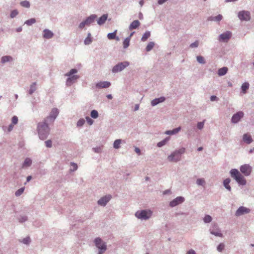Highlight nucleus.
<instances>
[{
    "label": "nucleus",
    "instance_id": "obj_1",
    "mask_svg": "<svg viewBox=\"0 0 254 254\" xmlns=\"http://www.w3.org/2000/svg\"><path fill=\"white\" fill-rule=\"evenodd\" d=\"M37 131L41 139L44 140L47 138L50 133V128L46 121L38 124Z\"/></svg>",
    "mask_w": 254,
    "mask_h": 254
},
{
    "label": "nucleus",
    "instance_id": "obj_2",
    "mask_svg": "<svg viewBox=\"0 0 254 254\" xmlns=\"http://www.w3.org/2000/svg\"><path fill=\"white\" fill-rule=\"evenodd\" d=\"M77 72L78 70L77 69L72 68L65 74V76L68 77L66 80V85L67 86H70L79 78V75L75 74L77 73Z\"/></svg>",
    "mask_w": 254,
    "mask_h": 254
},
{
    "label": "nucleus",
    "instance_id": "obj_3",
    "mask_svg": "<svg viewBox=\"0 0 254 254\" xmlns=\"http://www.w3.org/2000/svg\"><path fill=\"white\" fill-rule=\"evenodd\" d=\"M230 174L237 183L241 186H245L247 183L246 180L240 172L236 169H232L230 171Z\"/></svg>",
    "mask_w": 254,
    "mask_h": 254
},
{
    "label": "nucleus",
    "instance_id": "obj_4",
    "mask_svg": "<svg viewBox=\"0 0 254 254\" xmlns=\"http://www.w3.org/2000/svg\"><path fill=\"white\" fill-rule=\"evenodd\" d=\"M185 151V148L183 147L179 150H176L173 152L168 156V160L170 162H177L181 160V155Z\"/></svg>",
    "mask_w": 254,
    "mask_h": 254
},
{
    "label": "nucleus",
    "instance_id": "obj_5",
    "mask_svg": "<svg viewBox=\"0 0 254 254\" xmlns=\"http://www.w3.org/2000/svg\"><path fill=\"white\" fill-rule=\"evenodd\" d=\"M152 215V211L149 209L138 210L135 213L136 218L141 220H148Z\"/></svg>",
    "mask_w": 254,
    "mask_h": 254
},
{
    "label": "nucleus",
    "instance_id": "obj_6",
    "mask_svg": "<svg viewBox=\"0 0 254 254\" xmlns=\"http://www.w3.org/2000/svg\"><path fill=\"white\" fill-rule=\"evenodd\" d=\"M97 18V15L96 14H91L88 17H87L84 20L82 21L78 25V28L80 29H83L85 26H89L90 24L93 23Z\"/></svg>",
    "mask_w": 254,
    "mask_h": 254
},
{
    "label": "nucleus",
    "instance_id": "obj_7",
    "mask_svg": "<svg viewBox=\"0 0 254 254\" xmlns=\"http://www.w3.org/2000/svg\"><path fill=\"white\" fill-rule=\"evenodd\" d=\"M94 243L95 246L99 249L98 252L104 253L106 251L107 249L106 243L104 242L100 238H95Z\"/></svg>",
    "mask_w": 254,
    "mask_h": 254
},
{
    "label": "nucleus",
    "instance_id": "obj_8",
    "mask_svg": "<svg viewBox=\"0 0 254 254\" xmlns=\"http://www.w3.org/2000/svg\"><path fill=\"white\" fill-rule=\"evenodd\" d=\"M129 65V63L127 61L120 62L114 66L112 69L113 73H116L123 71Z\"/></svg>",
    "mask_w": 254,
    "mask_h": 254
},
{
    "label": "nucleus",
    "instance_id": "obj_9",
    "mask_svg": "<svg viewBox=\"0 0 254 254\" xmlns=\"http://www.w3.org/2000/svg\"><path fill=\"white\" fill-rule=\"evenodd\" d=\"M211 234L216 237H223V235L221 232L218 225L216 223H212L209 230Z\"/></svg>",
    "mask_w": 254,
    "mask_h": 254
},
{
    "label": "nucleus",
    "instance_id": "obj_10",
    "mask_svg": "<svg viewBox=\"0 0 254 254\" xmlns=\"http://www.w3.org/2000/svg\"><path fill=\"white\" fill-rule=\"evenodd\" d=\"M238 17L241 21H248L251 20L250 12L247 10H242L239 12Z\"/></svg>",
    "mask_w": 254,
    "mask_h": 254
},
{
    "label": "nucleus",
    "instance_id": "obj_11",
    "mask_svg": "<svg viewBox=\"0 0 254 254\" xmlns=\"http://www.w3.org/2000/svg\"><path fill=\"white\" fill-rule=\"evenodd\" d=\"M241 172L245 176H249L252 172V167L249 164H244L240 167Z\"/></svg>",
    "mask_w": 254,
    "mask_h": 254
},
{
    "label": "nucleus",
    "instance_id": "obj_12",
    "mask_svg": "<svg viewBox=\"0 0 254 254\" xmlns=\"http://www.w3.org/2000/svg\"><path fill=\"white\" fill-rule=\"evenodd\" d=\"M244 116V113L243 112H237L232 116L231 118V122L233 124H237L241 121Z\"/></svg>",
    "mask_w": 254,
    "mask_h": 254
},
{
    "label": "nucleus",
    "instance_id": "obj_13",
    "mask_svg": "<svg viewBox=\"0 0 254 254\" xmlns=\"http://www.w3.org/2000/svg\"><path fill=\"white\" fill-rule=\"evenodd\" d=\"M232 33L230 31H226L224 33L221 34L218 37V40L220 42H227L231 37Z\"/></svg>",
    "mask_w": 254,
    "mask_h": 254
},
{
    "label": "nucleus",
    "instance_id": "obj_14",
    "mask_svg": "<svg viewBox=\"0 0 254 254\" xmlns=\"http://www.w3.org/2000/svg\"><path fill=\"white\" fill-rule=\"evenodd\" d=\"M251 212V209L245 206H241L238 208L236 211L235 215L236 216H240L245 214H248Z\"/></svg>",
    "mask_w": 254,
    "mask_h": 254
},
{
    "label": "nucleus",
    "instance_id": "obj_15",
    "mask_svg": "<svg viewBox=\"0 0 254 254\" xmlns=\"http://www.w3.org/2000/svg\"><path fill=\"white\" fill-rule=\"evenodd\" d=\"M112 198V195L110 194L106 195L103 197H102L100 198L97 202V203L99 205L102 206H105L107 203L111 200Z\"/></svg>",
    "mask_w": 254,
    "mask_h": 254
},
{
    "label": "nucleus",
    "instance_id": "obj_16",
    "mask_svg": "<svg viewBox=\"0 0 254 254\" xmlns=\"http://www.w3.org/2000/svg\"><path fill=\"white\" fill-rule=\"evenodd\" d=\"M184 201L185 198L183 196H178L170 202L169 205L171 207H174L182 203Z\"/></svg>",
    "mask_w": 254,
    "mask_h": 254
},
{
    "label": "nucleus",
    "instance_id": "obj_17",
    "mask_svg": "<svg viewBox=\"0 0 254 254\" xmlns=\"http://www.w3.org/2000/svg\"><path fill=\"white\" fill-rule=\"evenodd\" d=\"M111 83L109 81H100L96 84V87L98 89L107 88L110 86Z\"/></svg>",
    "mask_w": 254,
    "mask_h": 254
},
{
    "label": "nucleus",
    "instance_id": "obj_18",
    "mask_svg": "<svg viewBox=\"0 0 254 254\" xmlns=\"http://www.w3.org/2000/svg\"><path fill=\"white\" fill-rule=\"evenodd\" d=\"M54 36L53 32L48 29H45L43 30V37L45 39H49Z\"/></svg>",
    "mask_w": 254,
    "mask_h": 254
},
{
    "label": "nucleus",
    "instance_id": "obj_19",
    "mask_svg": "<svg viewBox=\"0 0 254 254\" xmlns=\"http://www.w3.org/2000/svg\"><path fill=\"white\" fill-rule=\"evenodd\" d=\"M166 98L162 96L158 98H155L152 100L151 102V105L152 106H155L160 103H162L165 101Z\"/></svg>",
    "mask_w": 254,
    "mask_h": 254
},
{
    "label": "nucleus",
    "instance_id": "obj_20",
    "mask_svg": "<svg viewBox=\"0 0 254 254\" xmlns=\"http://www.w3.org/2000/svg\"><path fill=\"white\" fill-rule=\"evenodd\" d=\"M243 140L248 144H251L253 141V139L251 135L248 133L244 134L243 136Z\"/></svg>",
    "mask_w": 254,
    "mask_h": 254
},
{
    "label": "nucleus",
    "instance_id": "obj_21",
    "mask_svg": "<svg viewBox=\"0 0 254 254\" xmlns=\"http://www.w3.org/2000/svg\"><path fill=\"white\" fill-rule=\"evenodd\" d=\"M108 18L107 14H104L97 20V23L99 25H102L104 24Z\"/></svg>",
    "mask_w": 254,
    "mask_h": 254
},
{
    "label": "nucleus",
    "instance_id": "obj_22",
    "mask_svg": "<svg viewBox=\"0 0 254 254\" xmlns=\"http://www.w3.org/2000/svg\"><path fill=\"white\" fill-rule=\"evenodd\" d=\"M59 114V112L57 109H53L51 113L50 116L47 118V119H51L53 120H55L57 117L58 116Z\"/></svg>",
    "mask_w": 254,
    "mask_h": 254
},
{
    "label": "nucleus",
    "instance_id": "obj_23",
    "mask_svg": "<svg viewBox=\"0 0 254 254\" xmlns=\"http://www.w3.org/2000/svg\"><path fill=\"white\" fill-rule=\"evenodd\" d=\"M140 22L138 20H135L133 21L129 26V29L132 30L133 29H136L140 25Z\"/></svg>",
    "mask_w": 254,
    "mask_h": 254
},
{
    "label": "nucleus",
    "instance_id": "obj_24",
    "mask_svg": "<svg viewBox=\"0 0 254 254\" xmlns=\"http://www.w3.org/2000/svg\"><path fill=\"white\" fill-rule=\"evenodd\" d=\"M181 127H180L174 128L172 130H166L165 132V134L167 135H173L177 133L178 132H179L181 130Z\"/></svg>",
    "mask_w": 254,
    "mask_h": 254
},
{
    "label": "nucleus",
    "instance_id": "obj_25",
    "mask_svg": "<svg viewBox=\"0 0 254 254\" xmlns=\"http://www.w3.org/2000/svg\"><path fill=\"white\" fill-rule=\"evenodd\" d=\"M37 89V82H33L30 86V88L28 91L29 95H32Z\"/></svg>",
    "mask_w": 254,
    "mask_h": 254
},
{
    "label": "nucleus",
    "instance_id": "obj_26",
    "mask_svg": "<svg viewBox=\"0 0 254 254\" xmlns=\"http://www.w3.org/2000/svg\"><path fill=\"white\" fill-rule=\"evenodd\" d=\"M13 59L10 56H4L1 57V63L2 64H5L7 62H12L13 61Z\"/></svg>",
    "mask_w": 254,
    "mask_h": 254
},
{
    "label": "nucleus",
    "instance_id": "obj_27",
    "mask_svg": "<svg viewBox=\"0 0 254 254\" xmlns=\"http://www.w3.org/2000/svg\"><path fill=\"white\" fill-rule=\"evenodd\" d=\"M230 182L231 180L230 178H227L223 181V185L224 187L229 191L231 190V187L229 185Z\"/></svg>",
    "mask_w": 254,
    "mask_h": 254
},
{
    "label": "nucleus",
    "instance_id": "obj_28",
    "mask_svg": "<svg viewBox=\"0 0 254 254\" xmlns=\"http://www.w3.org/2000/svg\"><path fill=\"white\" fill-rule=\"evenodd\" d=\"M117 30H115L113 32L109 33L107 35V37L110 40L116 39L117 40H119V38L118 37H116Z\"/></svg>",
    "mask_w": 254,
    "mask_h": 254
},
{
    "label": "nucleus",
    "instance_id": "obj_29",
    "mask_svg": "<svg viewBox=\"0 0 254 254\" xmlns=\"http://www.w3.org/2000/svg\"><path fill=\"white\" fill-rule=\"evenodd\" d=\"M228 71V68L227 67H223L220 68L218 70V74L221 76L225 75Z\"/></svg>",
    "mask_w": 254,
    "mask_h": 254
},
{
    "label": "nucleus",
    "instance_id": "obj_30",
    "mask_svg": "<svg viewBox=\"0 0 254 254\" xmlns=\"http://www.w3.org/2000/svg\"><path fill=\"white\" fill-rule=\"evenodd\" d=\"M32 164V160L29 158H26L23 164H22V167H30Z\"/></svg>",
    "mask_w": 254,
    "mask_h": 254
},
{
    "label": "nucleus",
    "instance_id": "obj_31",
    "mask_svg": "<svg viewBox=\"0 0 254 254\" xmlns=\"http://www.w3.org/2000/svg\"><path fill=\"white\" fill-rule=\"evenodd\" d=\"M250 84L248 82H245L242 84L241 86L242 92L245 94L247 92V90L249 89Z\"/></svg>",
    "mask_w": 254,
    "mask_h": 254
},
{
    "label": "nucleus",
    "instance_id": "obj_32",
    "mask_svg": "<svg viewBox=\"0 0 254 254\" xmlns=\"http://www.w3.org/2000/svg\"><path fill=\"white\" fill-rule=\"evenodd\" d=\"M169 139H170V137H166L165 139H164L162 141L159 142L157 143V146L158 147H162L163 146L165 145L167 143V142L169 140Z\"/></svg>",
    "mask_w": 254,
    "mask_h": 254
},
{
    "label": "nucleus",
    "instance_id": "obj_33",
    "mask_svg": "<svg viewBox=\"0 0 254 254\" xmlns=\"http://www.w3.org/2000/svg\"><path fill=\"white\" fill-rule=\"evenodd\" d=\"M150 36V32L147 31H146L141 37L142 41H146L147 39Z\"/></svg>",
    "mask_w": 254,
    "mask_h": 254
},
{
    "label": "nucleus",
    "instance_id": "obj_34",
    "mask_svg": "<svg viewBox=\"0 0 254 254\" xmlns=\"http://www.w3.org/2000/svg\"><path fill=\"white\" fill-rule=\"evenodd\" d=\"M122 142V140L120 139H116L113 143V147L115 149H119L120 148V144Z\"/></svg>",
    "mask_w": 254,
    "mask_h": 254
},
{
    "label": "nucleus",
    "instance_id": "obj_35",
    "mask_svg": "<svg viewBox=\"0 0 254 254\" xmlns=\"http://www.w3.org/2000/svg\"><path fill=\"white\" fill-rule=\"evenodd\" d=\"M154 43L153 42H150L147 45L145 50L146 52L150 51L154 46Z\"/></svg>",
    "mask_w": 254,
    "mask_h": 254
},
{
    "label": "nucleus",
    "instance_id": "obj_36",
    "mask_svg": "<svg viewBox=\"0 0 254 254\" xmlns=\"http://www.w3.org/2000/svg\"><path fill=\"white\" fill-rule=\"evenodd\" d=\"M130 37H127L123 42L124 48H127L129 45Z\"/></svg>",
    "mask_w": 254,
    "mask_h": 254
},
{
    "label": "nucleus",
    "instance_id": "obj_37",
    "mask_svg": "<svg viewBox=\"0 0 254 254\" xmlns=\"http://www.w3.org/2000/svg\"><path fill=\"white\" fill-rule=\"evenodd\" d=\"M91 117L93 119H97L99 117V114L97 110H93L90 113Z\"/></svg>",
    "mask_w": 254,
    "mask_h": 254
},
{
    "label": "nucleus",
    "instance_id": "obj_38",
    "mask_svg": "<svg viewBox=\"0 0 254 254\" xmlns=\"http://www.w3.org/2000/svg\"><path fill=\"white\" fill-rule=\"evenodd\" d=\"M18 220L20 223H23L27 221L28 217L26 215H20Z\"/></svg>",
    "mask_w": 254,
    "mask_h": 254
},
{
    "label": "nucleus",
    "instance_id": "obj_39",
    "mask_svg": "<svg viewBox=\"0 0 254 254\" xmlns=\"http://www.w3.org/2000/svg\"><path fill=\"white\" fill-rule=\"evenodd\" d=\"M196 60L197 62L200 64H205L206 63L204 58L201 56H197Z\"/></svg>",
    "mask_w": 254,
    "mask_h": 254
},
{
    "label": "nucleus",
    "instance_id": "obj_40",
    "mask_svg": "<svg viewBox=\"0 0 254 254\" xmlns=\"http://www.w3.org/2000/svg\"><path fill=\"white\" fill-rule=\"evenodd\" d=\"M35 22H36V19L34 18H31V19H29L26 20L25 22V24L28 26H31L32 24H34Z\"/></svg>",
    "mask_w": 254,
    "mask_h": 254
},
{
    "label": "nucleus",
    "instance_id": "obj_41",
    "mask_svg": "<svg viewBox=\"0 0 254 254\" xmlns=\"http://www.w3.org/2000/svg\"><path fill=\"white\" fill-rule=\"evenodd\" d=\"M25 190L24 187H22L17 190L15 192V195L16 196H19L21 195L23 192H24V190Z\"/></svg>",
    "mask_w": 254,
    "mask_h": 254
},
{
    "label": "nucleus",
    "instance_id": "obj_42",
    "mask_svg": "<svg viewBox=\"0 0 254 254\" xmlns=\"http://www.w3.org/2000/svg\"><path fill=\"white\" fill-rule=\"evenodd\" d=\"M85 121L84 119H80L76 123V126L77 127H82L85 124Z\"/></svg>",
    "mask_w": 254,
    "mask_h": 254
},
{
    "label": "nucleus",
    "instance_id": "obj_43",
    "mask_svg": "<svg viewBox=\"0 0 254 254\" xmlns=\"http://www.w3.org/2000/svg\"><path fill=\"white\" fill-rule=\"evenodd\" d=\"M212 220L211 216L209 215H206L203 218V221L205 223H210Z\"/></svg>",
    "mask_w": 254,
    "mask_h": 254
},
{
    "label": "nucleus",
    "instance_id": "obj_44",
    "mask_svg": "<svg viewBox=\"0 0 254 254\" xmlns=\"http://www.w3.org/2000/svg\"><path fill=\"white\" fill-rule=\"evenodd\" d=\"M20 5L24 7L29 8L30 6L29 1L27 0H23L20 2Z\"/></svg>",
    "mask_w": 254,
    "mask_h": 254
},
{
    "label": "nucleus",
    "instance_id": "obj_45",
    "mask_svg": "<svg viewBox=\"0 0 254 254\" xmlns=\"http://www.w3.org/2000/svg\"><path fill=\"white\" fill-rule=\"evenodd\" d=\"M225 245L224 244L221 243H220L217 247V250L219 252H222L224 248H225Z\"/></svg>",
    "mask_w": 254,
    "mask_h": 254
},
{
    "label": "nucleus",
    "instance_id": "obj_46",
    "mask_svg": "<svg viewBox=\"0 0 254 254\" xmlns=\"http://www.w3.org/2000/svg\"><path fill=\"white\" fill-rule=\"evenodd\" d=\"M18 14V12L17 10H16V9L13 10L10 12V17L11 18H13L15 17H16Z\"/></svg>",
    "mask_w": 254,
    "mask_h": 254
},
{
    "label": "nucleus",
    "instance_id": "obj_47",
    "mask_svg": "<svg viewBox=\"0 0 254 254\" xmlns=\"http://www.w3.org/2000/svg\"><path fill=\"white\" fill-rule=\"evenodd\" d=\"M196 184L198 186H203L205 184V180L203 179H198L196 180Z\"/></svg>",
    "mask_w": 254,
    "mask_h": 254
},
{
    "label": "nucleus",
    "instance_id": "obj_48",
    "mask_svg": "<svg viewBox=\"0 0 254 254\" xmlns=\"http://www.w3.org/2000/svg\"><path fill=\"white\" fill-rule=\"evenodd\" d=\"M92 38L86 37L84 41V43L86 45H90L92 43Z\"/></svg>",
    "mask_w": 254,
    "mask_h": 254
},
{
    "label": "nucleus",
    "instance_id": "obj_49",
    "mask_svg": "<svg viewBox=\"0 0 254 254\" xmlns=\"http://www.w3.org/2000/svg\"><path fill=\"white\" fill-rule=\"evenodd\" d=\"M204 122H205V120H204L202 122H198L197 124V128L200 130L202 129L204 127Z\"/></svg>",
    "mask_w": 254,
    "mask_h": 254
},
{
    "label": "nucleus",
    "instance_id": "obj_50",
    "mask_svg": "<svg viewBox=\"0 0 254 254\" xmlns=\"http://www.w3.org/2000/svg\"><path fill=\"white\" fill-rule=\"evenodd\" d=\"M70 164H71V166H73V169H70V171L74 172L77 169L78 166L76 163H75L74 162H71Z\"/></svg>",
    "mask_w": 254,
    "mask_h": 254
},
{
    "label": "nucleus",
    "instance_id": "obj_51",
    "mask_svg": "<svg viewBox=\"0 0 254 254\" xmlns=\"http://www.w3.org/2000/svg\"><path fill=\"white\" fill-rule=\"evenodd\" d=\"M199 45V42L198 41H195L194 42L192 43L190 45V47L191 48H197Z\"/></svg>",
    "mask_w": 254,
    "mask_h": 254
},
{
    "label": "nucleus",
    "instance_id": "obj_52",
    "mask_svg": "<svg viewBox=\"0 0 254 254\" xmlns=\"http://www.w3.org/2000/svg\"><path fill=\"white\" fill-rule=\"evenodd\" d=\"M45 143L46 147H47L48 148H51L52 146V141L50 139L46 140L45 142Z\"/></svg>",
    "mask_w": 254,
    "mask_h": 254
},
{
    "label": "nucleus",
    "instance_id": "obj_53",
    "mask_svg": "<svg viewBox=\"0 0 254 254\" xmlns=\"http://www.w3.org/2000/svg\"><path fill=\"white\" fill-rule=\"evenodd\" d=\"M85 119H86V120L87 123L89 125H92L93 124L94 121L92 119H91L90 117H89L88 116H87L85 117Z\"/></svg>",
    "mask_w": 254,
    "mask_h": 254
},
{
    "label": "nucleus",
    "instance_id": "obj_54",
    "mask_svg": "<svg viewBox=\"0 0 254 254\" xmlns=\"http://www.w3.org/2000/svg\"><path fill=\"white\" fill-rule=\"evenodd\" d=\"M223 16L221 14H218L216 16H214V21L219 22L222 19Z\"/></svg>",
    "mask_w": 254,
    "mask_h": 254
},
{
    "label": "nucleus",
    "instance_id": "obj_55",
    "mask_svg": "<svg viewBox=\"0 0 254 254\" xmlns=\"http://www.w3.org/2000/svg\"><path fill=\"white\" fill-rule=\"evenodd\" d=\"M30 241V238L29 237H26V238H24L22 240V242L23 244H24L28 245V244H29Z\"/></svg>",
    "mask_w": 254,
    "mask_h": 254
},
{
    "label": "nucleus",
    "instance_id": "obj_56",
    "mask_svg": "<svg viewBox=\"0 0 254 254\" xmlns=\"http://www.w3.org/2000/svg\"><path fill=\"white\" fill-rule=\"evenodd\" d=\"M92 150L95 152V153H100L101 152V148L100 147H94L92 148Z\"/></svg>",
    "mask_w": 254,
    "mask_h": 254
},
{
    "label": "nucleus",
    "instance_id": "obj_57",
    "mask_svg": "<svg viewBox=\"0 0 254 254\" xmlns=\"http://www.w3.org/2000/svg\"><path fill=\"white\" fill-rule=\"evenodd\" d=\"M18 122V118L16 116H13L12 118V123L13 124H16Z\"/></svg>",
    "mask_w": 254,
    "mask_h": 254
},
{
    "label": "nucleus",
    "instance_id": "obj_58",
    "mask_svg": "<svg viewBox=\"0 0 254 254\" xmlns=\"http://www.w3.org/2000/svg\"><path fill=\"white\" fill-rule=\"evenodd\" d=\"M210 99L211 101L213 102V101H218L219 99L216 96L212 95V96H211Z\"/></svg>",
    "mask_w": 254,
    "mask_h": 254
},
{
    "label": "nucleus",
    "instance_id": "obj_59",
    "mask_svg": "<svg viewBox=\"0 0 254 254\" xmlns=\"http://www.w3.org/2000/svg\"><path fill=\"white\" fill-rule=\"evenodd\" d=\"M168 0H158V4L159 5H162L165 3Z\"/></svg>",
    "mask_w": 254,
    "mask_h": 254
},
{
    "label": "nucleus",
    "instance_id": "obj_60",
    "mask_svg": "<svg viewBox=\"0 0 254 254\" xmlns=\"http://www.w3.org/2000/svg\"><path fill=\"white\" fill-rule=\"evenodd\" d=\"M186 254H196V253L193 250L191 249L188 251Z\"/></svg>",
    "mask_w": 254,
    "mask_h": 254
},
{
    "label": "nucleus",
    "instance_id": "obj_61",
    "mask_svg": "<svg viewBox=\"0 0 254 254\" xmlns=\"http://www.w3.org/2000/svg\"><path fill=\"white\" fill-rule=\"evenodd\" d=\"M134 151L137 154H138V155H139L140 154V150L139 148L135 147Z\"/></svg>",
    "mask_w": 254,
    "mask_h": 254
},
{
    "label": "nucleus",
    "instance_id": "obj_62",
    "mask_svg": "<svg viewBox=\"0 0 254 254\" xmlns=\"http://www.w3.org/2000/svg\"><path fill=\"white\" fill-rule=\"evenodd\" d=\"M170 192V190H166L163 191V193L164 195H166V194L169 193Z\"/></svg>",
    "mask_w": 254,
    "mask_h": 254
},
{
    "label": "nucleus",
    "instance_id": "obj_63",
    "mask_svg": "<svg viewBox=\"0 0 254 254\" xmlns=\"http://www.w3.org/2000/svg\"><path fill=\"white\" fill-rule=\"evenodd\" d=\"M208 21H214V16H210L207 18Z\"/></svg>",
    "mask_w": 254,
    "mask_h": 254
},
{
    "label": "nucleus",
    "instance_id": "obj_64",
    "mask_svg": "<svg viewBox=\"0 0 254 254\" xmlns=\"http://www.w3.org/2000/svg\"><path fill=\"white\" fill-rule=\"evenodd\" d=\"M13 128V126L11 124L8 126V131H10Z\"/></svg>",
    "mask_w": 254,
    "mask_h": 254
}]
</instances>
